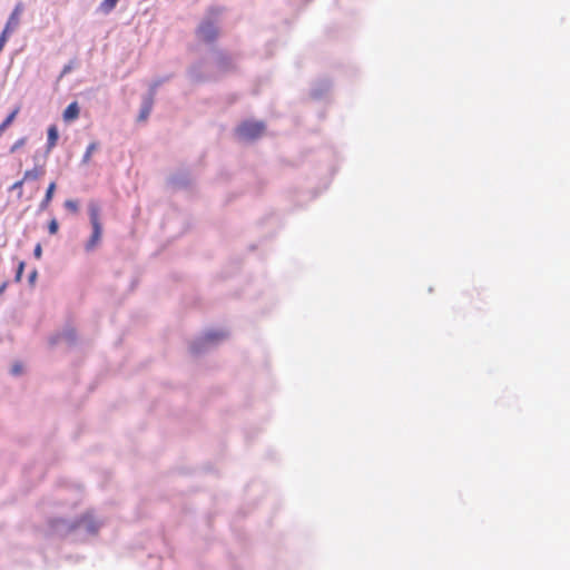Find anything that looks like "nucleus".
<instances>
[{
    "label": "nucleus",
    "instance_id": "obj_1",
    "mask_svg": "<svg viewBox=\"0 0 570 570\" xmlns=\"http://www.w3.org/2000/svg\"><path fill=\"white\" fill-rule=\"evenodd\" d=\"M99 206L95 203L89 205V216L92 226V234L86 244L87 250H92L100 242L102 234V226L99 219Z\"/></svg>",
    "mask_w": 570,
    "mask_h": 570
},
{
    "label": "nucleus",
    "instance_id": "obj_2",
    "mask_svg": "<svg viewBox=\"0 0 570 570\" xmlns=\"http://www.w3.org/2000/svg\"><path fill=\"white\" fill-rule=\"evenodd\" d=\"M264 131L265 125L262 121H244L236 129V134L242 140L257 139Z\"/></svg>",
    "mask_w": 570,
    "mask_h": 570
},
{
    "label": "nucleus",
    "instance_id": "obj_3",
    "mask_svg": "<svg viewBox=\"0 0 570 570\" xmlns=\"http://www.w3.org/2000/svg\"><path fill=\"white\" fill-rule=\"evenodd\" d=\"M198 38L206 42H214L218 37V28L212 21H205L202 23L197 30Z\"/></svg>",
    "mask_w": 570,
    "mask_h": 570
},
{
    "label": "nucleus",
    "instance_id": "obj_4",
    "mask_svg": "<svg viewBox=\"0 0 570 570\" xmlns=\"http://www.w3.org/2000/svg\"><path fill=\"white\" fill-rule=\"evenodd\" d=\"M23 12V6L22 3H18L14 9L12 10L6 27L3 29L4 32L11 35L20 24V17Z\"/></svg>",
    "mask_w": 570,
    "mask_h": 570
},
{
    "label": "nucleus",
    "instance_id": "obj_5",
    "mask_svg": "<svg viewBox=\"0 0 570 570\" xmlns=\"http://www.w3.org/2000/svg\"><path fill=\"white\" fill-rule=\"evenodd\" d=\"M80 108L77 101L68 105L62 114V118L66 122H71L79 117Z\"/></svg>",
    "mask_w": 570,
    "mask_h": 570
},
{
    "label": "nucleus",
    "instance_id": "obj_6",
    "mask_svg": "<svg viewBox=\"0 0 570 570\" xmlns=\"http://www.w3.org/2000/svg\"><path fill=\"white\" fill-rule=\"evenodd\" d=\"M47 135H48V137H47L46 149H47V153H50L56 147V145L58 142L59 132H58L57 126L56 125L49 126Z\"/></svg>",
    "mask_w": 570,
    "mask_h": 570
},
{
    "label": "nucleus",
    "instance_id": "obj_7",
    "mask_svg": "<svg viewBox=\"0 0 570 570\" xmlns=\"http://www.w3.org/2000/svg\"><path fill=\"white\" fill-rule=\"evenodd\" d=\"M46 173L45 165H36L33 168L28 169L23 174V180H37L41 178Z\"/></svg>",
    "mask_w": 570,
    "mask_h": 570
},
{
    "label": "nucleus",
    "instance_id": "obj_8",
    "mask_svg": "<svg viewBox=\"0 0 570 570\" xmlns=\"http://www.w3.org/2000/svg\"><path fill=\"white\" fill-rule=\"evenodd\" d=\"M57 185L55 181H51L46 190L45 197L40 203V209L45 210L48 208L49 204L51 203L55 191H56Z\"/></svg>",
    "mask_w": 570,
    "mask_h": 570
},
{
    "label": "nucleus",
    "instance_id": "obj_9",
    "mask_svg": "<svg viewBox=\"0 0 570 570\" xmlns=\"http://www.w3.org/2000/svg\"><path fill=\"white\" fill-rule=\"evenodd\" d=\"M20 111V107H16L8 116L7 118L2 121V124L0 125V136L4 132V130L13 122V120L16 119L17 115L19 114Z\"/></svg>",
    "mask_w": 570,
    "mask_h": 570
},
{
    "label": "nucleus",
    "instance_id": "obj_10",
    "mask_svg": "<svg viewBox=\"0 0 570 570\" xmlns=\"http://www.w3.org/2000/svg\"><path fill=\"white\" fill-rule=\"evenodd\" d=\"M118 2L119 0H102L99 4V11L108 14L116 8Z\"/></svg>",
    "mask_w": 570,
    "mask_h": 570
},
{
    "label": "nucleus",
    "instance_id": "obj_11",
    "mask_svg": "<svg viewBox=\"0 0 570 570\" xmlns=\"http://www.w3.org/2000/svg\"><path fill=\"white\" fill-rule=\"evenodd\" d=\"M98 144L97 142H90L86 149V153L82 157V163L88 164L91 159L92 154L97 150Z\"/></svg>",
    "mask_w": 570,
    "mask_h": 570
},
{
    "label": "nucleus",
    "instance_id": "obj_12",
    "mask_svg": "<svg viewBox=\"0 0 570 570\" xmlns=\"http://www.w3.org/2000/svg\"><path fill=\"white\" fill-rule=\"evenodd\" d=\"M150 111H151V102H150V101H148V102H146V104L142 106V108H141V110H140V114H139V116H138V120H139V121H145V120L148 118V116H149Z\"/></svg>",
    "mask_w": 570,
    "mask_h": 570
},
{
    "label": "nucleus",
    "instance_id": "obj_13",
    "mask_svg": "<svg viewBox=\"0 0 570 570\" xmlns=\"http://www.w3.org/2000/svg\"><path fill=\"white\" fill-rule=\"evenodd\" d=\"M65 207L73 214L78 213L79 209L78 202L73 199H67L65 202Z\"/></svg>",
    "mask_w": 570,
    "mask_h": 570
},
{
    "label": "nucleus",
    "instance_id": "obj_14",
    "mask_svg": "<svg viewBox=\"0 0 570 570\" xmlns=\"http://www.w3.org/2000/svg\"><path fill=\"white\" fill-rule=\"evenodd\" d=\"M24 183H26V180H23V177H22L20 180L16 181L10 187L11 190H18V197L19 198H21V196H22V186H23Z\"/></svg>",
    "mask_w": 570,
    "mask_h": 570
},
{
    "label": "nucleus",
    "instance_id": "obj_15",
    "mask_svg": "<svg viewBox=\"0 0 570 570\" xmlns=\"http://www.w3.org/2000/svg\"><path fill=\"white\" fill-rule=\"evenodd\" d=\"M24 266H26V265H24V262H22V261H21V262H19V264H18V268H17V272H16V276H14V281H16L17 283H19V282L21 281V278H22V274H23V271H24Z\"/></svg>",
    "mask_w": 570,
    "mask_h": 570
},
{
    "label": "nucleus",
    "instance_id": "obj_16",
    "mask_svg": "<svg viewBox=\"0 0 570 570\" xmlns=\"http://www.w3.org/2000/svg\"><path fill=\"white\" fill-rule=\"evenodd\" d=\"M58 222L56 219H51L48 225V230L51 235H53L58 232Z\"/></svg>",
    "mask_w": 570,
    "mask_h": 570
},
{
    "label": "nucleus",
    "instance_id": "obj_17",
    "mask_svg": "<svg viewBox=\"0 0 570 570\" xmlns=\"http://www.w3.org/2000/svg\"><path fill=\"white\" fill-rule=\"evenodd\" d=\"M11 373H12L13 375H19V374H21V373H22V365H21L20 363H16V364H13V365H12V367H11Z\"/></svg>",
    "mask_w": 570,
    "mask_h": 570
},
{
    "label": "nucleus",
    "instance_id": "obj_18",
    "mask_svg": "<svg viewBox=\"0 0 570 570\" xmlns=\"http://www.w3.org/2000/svg\"><path fill=\"white\" fill-rule=\"evenodd\" d=\"M223 336H224L223 334L208 333L205 338H206V341L212 342V341L218 340L219 337H223Z\"/></svg>",
    "mask_w": 570,
    "mask_h": 570
},
{
    "label": "nucleus",
    "instance_id": "obj_19",
    "mask_svg": "<svg viewBox=\"0 0 570 570\" xmlns=\"http://www.w3.org/2000/svg\"><path fill=\"white\" fill-rule=\"evenodd\" d=\"M33 255H35V257H36V258H38V259L41 257V255H42V247H41V245H40V244H37V245H36V247H35V249H33Z\"/></svg>",
    "mask_w": 570,
    "mask_h": 570
},
{
    "label": "nucleus",
    "instance_id": "obj_20",
    "mask_svg": "<svg viewBox=\"0 0 570 570\" xmlns=\"http://www.w3.org/2000/svg\"><path fill=\"white\" fill-rule=\"evenodd\" d=\"M36 278H37V271H33V272L29 275V282H30V284H31V285L36 282Z\"/></svg>",
    "mask_w": 570,
    "mask_h": 570
},
{
    "label": "nucleus",
    "instance_id": "obj_21",
    "mask_svg": "<svg viewBox=\"0 0 570 570\" xmlns=\"http://www.w3.org/2000/svg\"><path fill=\"white\" fill-rule=\"evenodd\" d=\"M21 145H23V139H21L18 142H16L14 146L12 147V150H14L16 148H18Z\"/></svg>",
    "mask_w": 570,
    "mask_h": 570
},
{
    "label": "nucleus",
    "instance_id": "obj_22",
    "mask_svg": "<svg viewBox=\"0 0 570 570\" xmlns=\"http://www.w3.org/2000/svg\"><path fill=\"white\" fill-rule=\"evenodd\" d=\"M7 288V283H3L0 285V295L6 291Z\"/></svg>",
    "mask_w": 570,
    "mask_h": 570
},
{
    "label": "nucleus",
    "instance_id": "obj_23",
    "mask_svg": "<svg viewBox=\"0 0 570 570\" xmlns=\"http://www.w3.org/2000/svg\"><path fill=\"white\" fill-rule=\"evenodd\" d=\"M70 69H71V68H70V66H66V67L63 68L62 75H65V73L69 72V71H70Z\"/></svg>",
    "mask_w": 570,
    "mask_h": 570
}]
</instances>
